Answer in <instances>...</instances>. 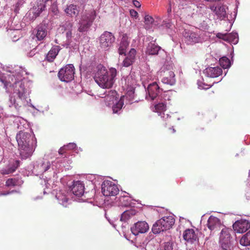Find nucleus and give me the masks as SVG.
Returning <instances> with one entry per match:
<instances>
[{
  "label": "nucleus",
  "instance_id": "nucleus-19",
  "mask_svg": "<svg viewBox=\"0 0 250 250\" xmlns=\"http://www.w3.org/2000/svg\"><path fill=\"white\" fill-rule=\"evenodd\" d=\"M148 224L145 221H139L131 228L132 233L135 236L139 233H144L148 230Z\"/></svg>",
  "mask_w": 250,
  "mask_h": 250
},
{
  "label": "nucleus",
  "instance_id": "nucleus-5",
  "mask_svg": "<svg viewBox=\"0 0 250 250\" xmlns=\"http://www.w3.org/2000/svg\"><path fill=\"white\" fill-rule=\"evenodd\" d=\"M94 79L98 85L104 89H109L115 82L117 70L113 67L109 70L102 64H98L94 71Z\"/></svg>",
  "mask_w": 250,
  "mask_h": 250
},
{
  "label": "nucleus",
  "instance_id": "nucleus-14",
  "mask_svg": "<svg viewBox=\"0 0 250 250\" xmlns=\"http://www.w3.org/2000/svg\"><path fill=\"white\" fill-rule=\"evenodd\" d=\"M162 64L163 66L158 72V74L160 75H163V72L165 73V76L162 79V82L163 83L169 84L170 85H174L176 82L175 79V74L173 72L171 71H168L171 68H172V64L171 63V66L168 69L164 66V64Z\"/></svg>",
  "mask_w": 250,
  "mask_h": 250
},
{
  "label": "nucleus",
  "instance_id": "nucleus-17",
  "mask_svg": "<svg viewBox=\"0 0 250 250\" xmlns=\"http://www.w3.org/2000/svg\"><path fill=\"white\" fill-rule=\"evenodd\" d=\"M71 191L76 196H83L81 199L83 201L87 200L84 192V185L83 182L80 181H74L73 184L71 188Z\"/></svg>",
  "mask_w": 250,
  "mask_h": 250
},
{
  "label": "nucleus",
  "instance_id": "nucleus-24",
  "mask_svg": "<svg viewBox=\"0 0 250 250\" xmlns=\"http://www.w3.org/2000/svg\"><path fill=\"white\" fill-rule=\"evenodd\" d=\"M69 193L65 190H61L56 194V198L59 203L64 207L69 204Z\"/></svg>",
  "mask_w": 250,
  "mask_h": 250
},
{
  "label": "nucleus",
  "instance_id": "nucleus-38",
  "mask_svg": "<svg viewBox=\"0 0 250 250\" xmlns=\"http://www.w3.org/2000/svg\"><path fill=\"white\" fill-rule=\"evenodd\" d=\"M15 118L13 121L14 124L17 126L18 128L21 129L24 125L26 123V120L19 116L15 117Z\"/></svg>",
  "mask_w": 250,
  "mask_h": 250
},
{
  "label": "nucleus",
  "instance_id": "nucleus-59",
  "mask_svg": "<svg viewBox=\"0 0 250 250\" xmlns=\"http://www.w3.org/2000/svg\"><path fill=\"white\" fill-rule=\"evenodd\" d=\"M31 106L32 107H33V108H34V109H35L37 110V108H36V107H35L33 105H31ZM38 110H39L38 109Z\"/></svg>",
  "mask_w": 250,
  "mask_h": 250
},
{
  "label": "nucleus",
  "instance_id": "nucleus-32",
  "mask_svg": "<svg viewBox=\"0 0 250 250\" xmlns=\"http://www.w3.org/2000/svg\"><path fill=\"white\" fill-rule=\"evenodd\" d=\"M211 9L215 12V14L221 20H224L227 17L226 8L225 5H221L218 7L212 6Z\"/></svg>",
  "mask_w": 250,
  "mask_h": 250
},
{
  "label": "nucleus",
  "instance_id": "nucleus-36",
  "mask_svg": "<svg viewBox=\"0 0 250 250\" xmlns=\"http://www.w3.org/2000/svg\"><path fill=\"white\" fill-rule=\"evenodd\" d=\"M136 213L134 209H131L125 211L121 216L120 220L123 222H126Z\"/></svg>",
  "mask_w": 250,
  "mask_h": 250
},
{
  "label": "nucleus",
  "instance_id": "nucleus-2",
  "mask_svg": "<svg viewBox=\"0 0 250 250\" xmlns=\"http://www.w3.org/2000/svg\"><path fill=\"white\" fill-rule=\"evenodd\" d=\"M66 159L57 158L51 163L48 161H40L34 163L32 173L36 175L42 176V178H53V182L57 179V174L65 167Z\"/></svg>",
  "mask_w": 250,
  "mask_h": 250
},
{
  "label": "nucleus",
  "instance_id": "nucleus-22",
  "mask_svg": "<svg viewBox=\"0 0 250 250\" xmlns=\"http://www.w3.org/2000/svg\"><path fill=\"white\" fill-rule=\"evenodd\" d=\"M145 28L146 30H150L153 28L158 26L161 23V19L157 17L154 19L149 15H146L145 17Z\"/></svg>",
  "mask_w": 250,
  "mask_h": 250
},
{
  "label": "nucleus",
  "instance_id": "nucleus-12",
  "mask_svg": "<svg viewBox=\"0 0 250 250\" xmlns=\"http://www.w3.org/2000/svg\"><path fill=\"white\" fill-rule=\"evenodd\" d=\"M114 35L108 31H104L99 38L100 46L104 50H108L115 42Z\"/></svg>",
  "mask_w": 250,
  "mask_h": 250
},
{
  "label": "nucleus",
  "instance_id": "nucleus-25",
  "mask_svg": "<svg viewBox=\"0 0 250 250\" xmlns=\"http://www.w3.org/2000/svg\"><path fill=\"white\" fill-rule=\"evenodd\" d=\"M203 73L207 77L216 78L222 73V69L218 67H208L203 71Z\"/></svg>",
  "mask_w": 250,
  "mask_h": 250
},
{
  "label": "nucleus",
  "instance_id": "nucleus-11",
  "mask_svg": "<svg viewBox=\"0 0 250 250\" xmlns=\"http://www.w3.org/2000/svg\"><path fill=\"white\" fill-rule=\"evenodd\" d=\"M119 191L117 185L110 180H104L102 184V192L105 196L116 195Z\"/></svg>",
  "mask_w": 250,
  "mask_h": 250
},
{
  "label": "nucleus",
  "instance_id": "nucleus-47",
  "mask_svg": "<svg viewBox=\"0 0 250 250\" xmlns=\"http://www.w3.org/2000/svg\"><path fill=\"white\" fill-rule=\"evenodd\" d=\"M18 32H19V31L17 30H15L13 31V33L14 34V37H13L12 38V41L13 42H16L19 40L20 36H18V37L17 36V34L18 33Z\"/></svg>",
  "mask_w": 250,
  "mask_h": 250
},
{
  "label": "nucleus",
  "instance_id": "nucleus-41",
  "mask_svg": "<svg viewBox=\"0 0 250 250\" xmlns=\"http://www.w3.org/2000/svg\"><path fill=\"white\" fill-rule=\"evenodd\" d=\"M76 147V144L73 143H71L67 145H64L63 146L60 148L59 150V153L62 154L64 150L69 149H74Z\"/></svg>",
  "mask_w": 250,
  "mask_h": 250
},
{
  "label": "nucleus",
  "instance_id": "nucleus-57",
  "mask_svg": "<svg viewBox=\"0 0 250 250\" xmlns=\"http://www.w3.org/2000/svg\"><path fill=\"white\" fill-rule=\"evenodd\" d=\"M249 179H248V181H249V183H250L249 184V185L250 186V171H249Z\"/></svg>",
  "mask_w": 250,
  "mask_h": 250
},
{
  "label": "nucleus",
  "instance_id": "nucleus-61",
  "mask_svg": "<svg viewBox=\"0 0 250 250\" xmlns=\"http://www.w3.org/2000/svg\"><path fill=\"white\" fill-rule=\"evenodd\" d=\"M172 131L173 133L175 132V130L173 128H172Z\"/></svg>",
  "mask_w": 250,
  "mask_h": 250
},
{
  "label": "nucleus",
  "instance_id": "nucleus-58",
  "mask_svg": "<svg viewBox=\"0 0 250 250\" xmlns=\"http://www.w3.org/2000/svg\"><path fill=\"white\" fill-rule=\"evenodd\" d=\"M71 44H73L74 45H75L74 47H72V48H75V47L76 46V43H75L73 42H72V40H71Z\"/></svg>",
  "mask_w": 250,
  "mask_h": 250
},
{
  "label": "nucleus",
  "instance_id": "nucleus-42",
  "mask_svg": "<svg viewBox=\"0 0 250 250\" xmlns=\"http://www.w3.org/2000/svg\"><path fill=\"white\" fill-rule=\"evenodd\" d=\"M174 246L173 242L170 240L165 242L162 244L161 247L164 250H173Z\"/></svg>",
  "mask_w": 250,
  "mask_h": 250
},
{
  "label": "nucleus",
  "instance_id": "nucleus-39",
  "mask_svg": "<svg viewBox=\"0 0 250 250\" xmlns=\"http://www.w3.org/2000/svg\"><path fill=\"white\" fill-rule=\"evenodd\" d=\"M220 65L224 69L229 68L230 65V62L229 58L226 57H223L219 60Z\"/></svg>",
  "mask_w": 250,
  "mask_h": 250
},
{
  "label": "nucleus",
  "instance_id": "nucleus-46",
  "mask_svg": "<svg viewBox=\"0 0 250 250\" xmlns=\"http://www.w3.org/2000/svg\"><path fill=\"white\" fill-rule=\"evenodd\" d=\"M29 43L28 41H24L21 44V47L23 50H26L27 49L29 48Z\"/></svg>",
  "mask_w": 250,
  "mask_h": 250
},
{
  "label": "nucleus",
  "instance_id": "nucleus-1",
  "mask_svg": "<svg viewBox=\"0 0 250 250\" xmlns=\"http://www.w3.org/2000/svg\"><path fill=\"white\" fill-rule=\"evenodd\" d=\"M5 77H0V83L3 84L6 92L10 94V107L19 110L28 104L29 95L31 92L30 82L23 77L27 72L21 67H17L15 71Z\"/></svg>",
  "mask_w": 250,
  "mask_h": 250
},
{
  "label": "nucleus",
  "instance_id": "nucleus-34",
  "mask_svg": "<svg viewBox=\"0 0 250 250\" xmlns=\"http://www.w3.org/2000/svg\"><path fill=\"white\" fill-rule=\"evenodd\" d=\"M65 12L68 16L71 17H75L78 15L80 9L76 5L70 4L66 7Z\"/></svg>",
  "mask_w": 250,
  "mask_h": 250
},
{
  "label": "nucleus",
  "instance_id": "nucleus-6",
  "mask_svg": "<svg viewBox=\"0 0 250 250\" xmlns=\"http://www.w3.org/2000/svg\"><path fill=\"white\" fill-rule=\"evenodd\" d=\"M146 53L150 55H158L160 58V63L164 64V66L168 69L171 66L170 57L164 49H162L158 45L151 42L148 43L146 47Z\"/></svg>",
  "mask_w": 250,
  "mask_h": 250
},
{
  "label": "nucleus",
  "instance_id": "nucleus-9",
  "mask_svg": "<svg viewBox=\"0 0 250 250\" xmlns=\"http://www.w3.org/2000/svg\"><path fill=\"white\" fill-rule=\"evenodd\" d=\"M162 89L160 88L156 82H153L148 85L146 90V99L147 101H157L161 100L165 96L166 92L161 93Z\"/></svg>",
  "mask_w": 250,
  "mask_h": 250
},
{
  "label": "nucleus",
  "instance_id": "nucleus-23",
  "mask_svg": "<svg viewBox=\"0 0 250 250\" xmlns=\"http://www.w3.org/2000/svg\"><path fill=\"white\" fill-rule=\"evenodd\" d=\"M65 29L67 30L66 33V40L65 42L62 45L63 47L66 48L74 47L75 45L71 44V38H72V29L73 24L69 22H66L64 25Z\"/></svg>",
  "mask_w": 250,
  "mask_h": 250
},
{
  "label": "nucleus",
  "instance_id": "nucleus-53",
  "mask_svg": "<svg viewBox=\"0 0 250 250\" xmlns=\"http://www.w3.org/2000/svg\"><path fill=\"white\" fill-rule=\"evenodd\" d=\"M154 244V243H153V241H149L146 245V250H148V249H149V248L150 247V246H152V245Z\"/></svg>",
  "mask_w": 250,
  "mask_h": 250
},
{
  "label": "nucleus",
  "instance_id": "nucleus-56",
  "mask_svg": "<svg viewBox=\"0 0 250 250\" xmlns=\"http://www.w3.org/2000/svg\"><path fill=\"white\" fill-rule=\"evenodd\" d=\"M3 115V108L1 107H0V118L2 117Z\"/></svg>",
  "mask_w": 250,
  "mask_h": 250
},
{
  "label": "nucleus",
  "instance_id": "nucleus-13",
  "mask_svg": "<svg viewBox=\"0 0 250 250\" xmlns=\"http://www.w3.org/2000/svg\"><path fill=\"white\" fill-rule=\"evenodd\" d=\"M231 230L224 228L222 229L219 237V242L222 248L224 250H230L231 247Z\"/></svg>",
  "mask_w": 250,
  "mask_h": 250
},
{
  "label": "nucleus",
  "instance_id": "nucleus-26",
  "mask_svg": "<svg viewBox=\"0 0 250 250\" xmlns=\"http://www.w3.org/2000/svg\"><path fill=\"white\" fill-rule=\"evenodd\" d=\"M33 33L37 40L42 41L46 38L47 34L46 27L43 25H40L34 30Z\"/></svg>",
  "mask_w": 250,
  "mask_h": 250
},
{
  "label": "nucleus",
  "instance_id": "nucleus-28",
  "mask_svg": "<svg viewBox=\"0 0 250 250\" xmlns=\"http://www.w3.org/2000/svg\"><path fill=\"white\" fill-rule=\"evenodd\" d=\"M184 239L187 242L193 243L197 239V235L195 233L193 229H188L185 230L183 233Z\"/></svg>",
  "mask_w": 250,
  "mask_h": 250
},
{
  "label": "nucleus",
  "instance_id": "nucleus-27",
  "mask_svg": "<svg viewBox=\"0 0 250 250\" xmlns=\"http://www.w3.org/2000/svg\"><path fill=\"white\" fill-rule=\"evenodd\" d=\"M20 161L19 160L11 161L6 167L0 170V172L3 175L12 173L18 167Z\"/></svg>",
  "mask_w": 250,
  "mask_h": 250
},
{
  "label": "nucleus",
  "instance_id": "nucleus-60",
  "mask_svg": "<svg viewBox=\"0 0 250 250\" xmlns=\"http://www.w3.org/2000/svg\"><path fill=\"white\" fill-rule=\"evenodd\" d=\"M131 77V76H128V77H127V80H128V81H129V79H130Z\"/></svg>",
  "mask_w": 250,
  "mask_h": 250
},
{
  "label": "nucleus",
  "instance_id": "nucleus-62",
  "mask_svg": "<svg viewBox=\"0 0 250 250\" xmlns=\"http://www.w3.org/2000/svg\"><path fill=\"white\" fill-rule=\"evenodd\" d=\"M48 108H49L48 106H46V111H47V110H48Z\"/></svg>",
  "mask_w": 250,
  "mask_h": 250
},
{
  "label": "nucleus",
  "instance_id": "nucleus-52",
  "mask_svg": "<svg viewBox=\"0 0 250 250\" xmlns=\"http://www.w3.org/2000/svg\"><path fill=\"white\" fill-rule=\"evenodd\" d=\"M130 13L131 16L132 17H136L138 15V13L134 10H131L130 11Z\"/></svg>",
  "mask_w": 250,
  "mask_h": 250
},
{
  "label": "nucleus",
  "instance_id": "nucleus-15",
  "mask_svg": "<svg viewBox=\"0 0 250 250\" xmlns=\"http://www.w3.org/2000/svg\"><path fill=\"white\" fill-rule=\"evenodd\" d=\"M165 100L166 99L164 96L163 98H161V100H159L158 102L155 101L154 104V107L153 108V110L157 112L159 116H160L164 120L170 118L168 114H165L164 113V111L166 109Z\"/></svg>",
  "mask_w": 250,
  "mask_h": 250
},
{
  "label": "nucleus",
  "instance_id": "nucleus-20",
  "mask_svg": "<svg viewBox=\"0 0 250 250\" xmlns=\"http://www.w3.org/2000/svg\"><path fill=\"white\" fill-rule=\"evenodd\" d=\"M207 225L210 232L213 233L219 230L222 226L221 220L217 217L212 215L208 218Z\"/></svg>",
  "mask_w": 250,
  "mask_h": 250
},
{
  "label": "nucleus",
  "instance_id": "nucleus-45",
  "mask_svg": "<svg viewBox=\"0 0 250 250\" xmlns=\"http://www.w3.org/2000/svg\"><path fill=\"white\" fill-rule=\"evenodd\" d=\"M160 26H163L167 28H170L172 26V23L169 21H161V23L158 26V27H160Z\"/></svg>",
  "mask_w": 250,
  "mask_h": 250
},
{
  "label": "nucleus",
  "instance_id": "nucleus-33",
  "mask_svg": "<svg viewBox=\"0 0 250 250\" xmlns=\"http://www.w3.org/2000/svg\"><path fill=\"white\" fill-rule=\"evenodd\" d=\"M129 45V41L126 36H124L122 39L118 49V53L120 55H125L126 50Z\"/></svg>",
  "mask_w": 250,
  "mask_h": 250
},
{
  "label": "nucleus",
  "instance_id": "nucleus-31",
  "mask_svg": "<svg viewBox=\"0 0 250 250\" xmlns=\"http://www.w3.org/2000/svg\"><path fill=\"white\" fill-rule=\"evenodd\" d=\"M60 50L61 48L58 45H54L52 46L46 56V60L48 62H52L56 57Z\"/></svg>",
  "mask_w": 250,
  "mask_h": 250
},
{
  "label": "nucleus",
  "instance_id": "nucleus-50",
  "mask_svg": "<svg viewBox=\"0 0 250 250\" xmlns=\"http://www.w3.org/2000/svg\"><path fill=\"white\" fill-rule=\"evenodd\" d=\"M13 192H14V190H12L11 191H0V196L7 195Z\"/></svg>",
  "mask_w": 250,
  "mask_h": 250
},
{
  "label": "nucleus",
  "instance_id": "nucleus-37",
  "mask_svg": "<svg viewBox=\"0 0 250 250\" xmlns=\"http://www.w3.org/2000/svg\"><path fill=\"white\" fill-rule=\"evenodd\" d=\"M240 244L243 246L250 245V229L249 231L244 235L240 239Z\"/></svg>",
  "mask_w": 250,
  "mask_h": 250
},
{
  "label": "nucleus",
  "instance_id": "nucleus-8",
  "mask_svg": "<svg viewBox=\"0 0 250 250\" xmlns=\"http://www.w3.org/2000/svg\"><path fill=\"white\" fill-rule=\"evenodd\" d=\"M174 223L175 219L173 216H164L153 224L152 231L154 234H158L162 231L169 229Z\"/></svg>",
  "mask_w": 250,
  "mask_h": 250
},
{
  "label": "nucleus",
  "instance_id": "nucleus-35",
  "mask_svg": "<svg viewBox=\"0 0 250 250\" xmlns=\"http://www.w3.org/2000/svg\"><path fill=\"white\" fill-rule=\"evenodd\" d=\"M49 0H39L37 6L34 8V14L38 16L41 12L44 10L46 7V3Z\"/></svg>",
  "mask_w": 250,
  "mask_h": 250
},
{
  "label": "nucleus",
  "instance_id": "nucleus-40",
  "mask_svg": "<svg viewBox=\"0 0 250 250\" xmlns=\"http://www.w3.org/2000/svg\"><path fill=\"white\" fill-rule=\"evenodd\" d=\"M51 178L44 179V182L45 186V188L44 189L43 194H48L51 192V189L53 186L51 185L50 183L52 182Z\"/></svg>",
  "mask_w": 250,
  "mask_h": 250
},
{
  "label": "nucleus",
  "instance_id": "nucleus-16",
  "mask_svg": "<svg viewBox=\"0 0 250 250\" xmlns=\"http://www.w3.org/2000/svg\"><path fill=\"white\" fill-rule=\"evenodd\" d=\"M183 42L188 45H193L200 41L199 35L190 30H185L183 33Z\"/></svg>",
  "mask_w": 250,
  "mask_h": 250
},
{
  "label": "nucleus",
  "instance_id": "nucleus-44",
  "mask_svg": "<svg viewBox=\"0 0 250 250\" xmlns=\"http://www.w3.org/2000/svg\"><path fill=\"white\" fill-rule=\"evenodd\" d=\"M17 180L15 179H9L6 182L7 187H13L17 185Z\"/></svg>",
  "mask_w": 250,
  "mask_h": 250
},
{
  "label": "nucleus",
  "instance_id": "nucleus-48",
  "mask_svg": "<svg viewBox=\"0 0 250 250\" xmlns=\"http://www.w3.org/2000/svg\"><path fill=\"white\" fill-rule=\"evenodd\" d=\"M21 5V1H18L17 2L16 4L15 5L14 7H15V8H14V12L15 13H18V11L19 10V8L20 7V6Z\"/></svg>",
  "mask_w": 250,
  "mask_h": 250
},
{
  "label": "nucleus",
  "instance_id": "nucleus-64",
  "mask_svg": "<svg viewBox=\"0 0 250 250\" xmlns=\"http://www.w3.org/2000/svg\"><path fill=\"white\" fill-rule=\"evenodd\" d=\"M134 83H135V82H134V81H133V82L132 83H131V84H133Z\"/></svg>",
  "mask_w": 250,
  "mask_h": 250
},
{
  "label": "nucleus",
  "instance_id": "nucleus-7",
  "mask_svg": "<svg viewBox=\"0 0 250 250\" xmlns=\"http://www.w3.org/2000/svg\"><path fill=\"white\" fill-rule=\"evenodd\" d=\"M96 17V12L93 10L83 12L78 22V30L80 32H86L92 24Z\"/></svg>",
  "mask_w": 250,
  "mask_h": 250
},
{
  "label": "nucleus",
  "instance_id": "nucleus-18",
  "mask_svg": "<svg viewBox=\"0 0 250 250\" xmlns=\"http://www.w3.org/2000/svg\"><path fill=\"white\" fill-rule=\"evenodd\" d=\"M216 36L219 39L234 44H237L239 40L238 33L234 32L229 34L217 33Z\"/></svg>",
  "mask_w": 250,
  "mask_h": 250
},
{
  "label": "nucleus",
  "instance_id": "nucleus-3",
  "mask_svg": "<svg viewBox=\"0 0 250 250\" xmlns=\"http://www.w3.org/2000/svg\"><path fill=\"white\" fill-rule=\"evenodd\" d=\"M18 149L22 159L31 156L37 146V140L33 132L20 131L16 135Z\"/></svg>",
  "mask_w": 250,
  "mask_h": 250
},
{
  "label": "nucleus",
  "instance_id": "nucleus-55",
  "mask_svg": "<svg viewBox=\"0 0 250 250\" xmlns=\"http://www.w3.org/2000/svg\"><path fill=\"white\" fill-rule=\"evenodd\" d=\"M171 12V5L170 4L169 7L168 8V9L167 10V12L168 14L169 15V14H170Z\"/></svg>",
  "mask_w": 250,
  "mask_h": 250
},
{
  "label": "nucleus",
  "instance_id": "nucleus-10",
  "mask_svg": "<svg viewBox=\"0 0 250 250\" xmlns=\"http://www.w3.org/2000/svg\"><path fill=\"white\" fill-rule=\"evenodd\" d=\"M74 65L72 64H68L60 70L58 75L61 81L68 83L74 79Z\"/></svg>",
  "mask_w": 250,
  "mask_h": 250
},
{
  "label": "nucleus",
  "instance_id": "nucleus-54",
  "mask_svg": "<svg viewBox=\"0 0 250 250\" xmlns=\"http://www.w3.org/2000/svg\"><path fill=\"white\" fill-rule=\"evenodd\" d=\"M2 68V64L0 63V69ZM7 74H2L0 73V77L4 79L5 77H7Z\"/></svg>",
  "mask_w": 250,
  "mask_h": 250
},
{
  "label": "nucleus",
  "instance_id": "nucleus-29",
  "mask_svg": "<svg viewBox=\"0 0 250 250\" xmlns=\"http://www.w3.org/2000/svg\"><path fill=\"white\" fill-rule=\"evenodd\" d=\"M123 195H121L119 198V205L123 207L133 206L135 204L133 201L135 200L131 199L130 197L125 195L127 194L126 192L124 193Z\"/></svg>",
  "mask_w": 250,
  "mask_h": 250
},
{
  "label": "nucleus",
  "instance_id": "nucleus-49",
  "mask_svg": "<svg viewBox=\"0 0 250 250\" xmlns=\"http://www.w3.org/2000/svg\"><path fill=\"white\" fill-rule=\"evenodd\" d=\"M37 53L36 49L34 48L31 50L27 54V56L29 57H33Z\"/></svg>",
  "mask_w": 250,
  "mask_h": 250
},
{
  "label": "nucleus",
  "instance_id": "nucleus-43",
  "mask_svg": "<svg viewBox=\"0 0 250 250\" xmlns=\"http://www.w3.org/2000/svg\"><path fill=\"white\" fill-rule=\"evenodd\" d=\"M197 84L198 87L200 89H208L212 86V85H209L203 82V79H201V80H198L197 81Z\"/></svg>",
  "mask_w": 250,
  "mask_h": 250
},
{
  "label": "nucleus",
  "instance_id": "nucleus-21",
  "mask_svg": "<svg viewBox=\"0 0 250 250\" xmlns=\"http://www.w3.org/2000/svg\"><path fill=\"white\" fill-rule=\"evenodd\" d=\"M233 228L236 232L242 233L250 228V222L243 219L238 220L233 224Z\"/></svg>",
  "mask_w": 250,
  "mask_h": 250
},
{
  "label": "nucleus",
  "instance_id": "nucleus-30",
  "mask_svg": "<svg viewBox=\"0 0 250 250\" xmlns=\"http://www.w3.org/2000/svg\"><path fill=\"white\" fill-rule=\"evenodd\" d=\"M136 51L134 48L130 49L127 56L123 62V65L125 67H128L134 62Z\"/></svg>",
  "mask_w": 250,
  "mask_h": 250
},
{
  "label": "nucleus",
  "instance_id": "nucleus-51",
  "mask_svg": "<svg viewBox=\"0 0 250 250\" xmlns=\"http://www.w3.org/2000/svg\"><path fill=\"white\" fill-rule=\"evenodd\" d=\"M133 3L134 4V5L136 7H137V8H139L141 7V5L140 3V2H139L138 1L136 0H134L133 1Z\"/></svg>",
  "mask_w": 250,
  "mask_h": 250
},
{
  "label": "nucleus",
  "instance_id": "nucleus-63",
  "mask_svg": "<svg viewBox=\"0 0 250 250\" xmlns=\"http://www.w3.org/2000/svg\"><path fill=\"white\" fill-rule=\"evenodd\" d=\"M39 199V198L38 197H37L35 198V200H37V199Z\"/></svg>",
  "mask_w": 250,
  "mask_h": 250
},
{
  "label": "nucleus",
  "instance_id": "nucleus-4",
  "mask_svg": "<svg viewBox=\"0 0 250 250\" xmlns=\"http://www.w3.org/2000/svg\"><path fill=\"white\" fill-rule=\"evenodd\" d=\"M135 89L133 87L128 88L125 96L121 97L119 100L117 99L116 91L110 90L106 91L102 96L105 98V103L107 106L111 107L113 113H119L121 110L124 105L125 99L128 101L129 103H132L134 99Z\"/></svg>",
  "mask_w": 250,
  "mask_h": 250
}]
</instances>
